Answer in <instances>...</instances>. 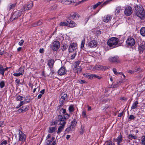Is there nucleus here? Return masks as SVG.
<instances>
[{"mask_svg":"<svg viewBox=\"0 0 145 145\" xmlns=\"http://www.w3.org/2000/svg\"><path fill=\"white\" fill-rule=\"evenodd\" d=\"M135 13L136 16L142 20L145 18V12L142 5H134Z\"/></svg>","mask_w":145,"mask_h":145,"instance_id":"nucleus-1","label":"nucleus"},{"mask_svg":"<svg viewBox=\"0 0 145 145\" xmlns=\"http://www.w3.org/2000/svg\"><path fill=\"white\" fill-rule=\"evenodd\" d=\"M119 39L116 37L110 38L107 42L108 45L112 48H116L119 46Z\"/></svg>","mask_w":145,"mask_h":145,"instance_id":"nucleus-2","label":"nucleus"},{"mask_svg":"<svg viewBox=\"0 0 145 145\" xmlns=\"http://www.w3.org/2000/svg\"><path fill=\"white\" fill-rule=\"evenodd\" d=\"M18 135V140L22 143H23L26 140V136L22 131L20 129L17 130Z\"/></svg>","mask_w":145,"mask_h":145,"instance_id":"nucleus-3","label":"nucleus"},{"mask_svg":"<svg viewBox=\"0 0 145 145\" xmlns=\"http://www.w3.org/2000/svg\"><path fill=\"white\" fill-rule=\"evenodd\" d=\"M80 62L79 61H75L73 64V66L74 67V71L75 73H77V74L80 72L82 71V68L80 66H78L80 64Z\"/></svg>","mask_w":145,"mask_h":145,"instance_id":"nucleus-4","label":"nucleus"},{"mask_svg":"<svg viewBox=\"0 0 145 145\" xmlns=\"http://www.w3.org/2000/svg\"><path fill=\"white\" fill-rule=\"evenodd\" d=\"M60 47V43L58 41H56L54 42L52 45V49L54 51L57 50Z\"/></svg>","mask_w":145,"mask_h":145,"instance_id":"nucleus-5","label":"nucleus"},{"mask_svg":"<svg viewBox=\"0 0 145 145\" xmlns=\"http://www.w3.org/2000/svg\"><path fill=\"white\" fill-rule=\"evenodd\" d=\"M135 43V40L132 37L127 39L126 41V43L128 46L131 47L134 46Z\"/></svg>","mask_w":145,"mask_h":145,"instance_id":"nucleus-6","label":"nucleus"},{"mask_svg":"<svg viewBox=\"0 0 145 145\" xmlns=\"http://www.w3.org/2000/svg\"><path fill=\"white\" fill-rule=\"evenodd\" d=\"M60 26H68L70 27H72V21L70 19H69L67 22H61L59 24Z\"/></svg>","mask_w":145,"mask_h":145,"instance_id":"nucleus-7","label":"nucleus"},{"mask_svg":"<svg viewBox=\"0 0 145 145\" xmlns=\"http://www.w3.org/2000/svg\"><path fill=\"white\" fill-rule=\"evenodd\" d=\"M58 125H65L66 124L65 119L61 115H59L58 116Z\"/></svg>","mask_w":145,"mask_h":145,"instance_id":"nucleus-8","label":"nucleus"},{"mask_svg":"<svg viewBox=\"0 0 145 145\" xmlns=\"http://www.w3.org/2000/svg\"><path fill=\"white\" fill-rule=\"evenodd\" d=\"M124 14L126 16H129L133 12L132 8L130 6L126 7L124 10Z\"/></svg>","mask_w":145,"mask_h":145,"instance_id":"nucleus-9","label":"nucleus"},{"mask_svg":"<svg viewBox=\"0 0 145 145\" xmlns=\"http://www.w3.org/2000/svg\"><path fill=\"white\" fill-rule=\"evenodd\" d=\"M33 5V3L31 2L30 3H28L26 5H24L22 9V11H25L30 10L32 8Z\"/></svg>","mask_w":145,"mask_h":145,"instance_id":"nucleus-10","label":"nucleus"},{"mask_svg":"<svg viewBox=\"0 0 145 145\" xmlns=\"http://www.w3.org/2000/svg\"><path fill=\"white\" fill-rule=\"evenodd\" d=\"M22 12L20 10H17L15 12L11 17L12 19L15 20L20 17L21 15Z\"/></svg>","mask_w":145,"mask_h":145,"instance_id":"nucleus-11","label":"nucleus"},{"mask_svg":"<svg viewBox=\"0 0 145 145\" xmlns=\"http://www.w3.org/2000/svg\"><path fill=\"white\" fill-rule=\"evenodd\" d=\"M122 136L120 133L116 138H114L113 141L114 142H117L118 145H120V143L122 142Z\"/></svg>","mask_w":145,"mask_h":145,"instance_id":"nucleus-12","label":"nucleus"},{"mask_svg":"<svg viewBox=\"0 0 145 145\" xmlns=\"http://www.w3.org/2000/svg\"><path fill=\"white\" fill-rule=\"evenodd\" d=\"M108 60L109 61L112 63H118L120 61L119 58L117 56L110 57L108 59Z\"/></svg>","mask_w":145,"mask_h":145,"instance_id":"nucleus-13","label":"nucleus"},{"mask_svg":"<svg viewBox=\"0 0 145 145\" xmlns=\"http://www.w3.org/2000/svg\"><path fill=\"white\" fill-rule=\"evenodd\" d=\"M106 69V67L105 66H103L100 65H95L93 67L94 70H97L98 71L105 70Z\"/></svg>","mask_w":145,"mask_h":145,"instance_id":"nucleus-14","label":"nucleus"},{"mask_svg":"<svg viewBox=\"0 0 145 145\" xmlns=\"http://www.w3.org/2000/svg\"><path fill=\"white\" fill-rule=\"evenodd\" d=\"M138 51L140 54L143 53V52L145 50V43L142 42L138 46Z\"/></svg>","mask_w":145,"mask_h":145,"instance_id":"nucleus-15","label":"nucleus"},{"mask_svg":"<svg viewBox=\"0 0 145 145\" xmlns=\"http://www.w3.org/2000/svg\"><path fill=\"white\" fill-rule=\"evenodd\" d=\"M66 72V70L64 67H61L58 71V73L60 75H64Z\"/></svg>","mask_w":145,"mask_h":145,"instance_id":"nucleus-16","label":"nucleus"},{"mask_svg":"<svg viewBox=\"0 0 145 145\" xmlns=\"http://www.w3.org/2000/svg\"><path fill=\"white\" fill-rule=\"evenodd\" d=\"M112 19V17L110 15H107L105 16L103 18V21L107 23Z\"/></svg>","mask_w":145,"mask_h":145,"instance_id":"nucleus-17","label":"nucleus"},{"mask_svg":"<svg viewBox=\"0 0 145 145\" xmlns=\"http://www.w3.org/2000/svg\"><path fill=\"white\" fill-rule=\"evenodd\" d=\"M88 46L91 47H95L97 46L96 42L93 40L90 41L88 44Z\"/></svg>","mask_w":145,"mask_h":145,"instance_id":"nucleus-18","label":"nucleus"},{"mask_svg":"<svg viewBox=\"0 0 145 145\" xmlns=\"http://www.w3.org/2000/svg\"><path fill=\"white\" fill-rule=\"evenodd\" d=\"M54 63V60L52 59L49 60L48 61V65L49 67L50 68V69L51 70L53 67Z\"/></svg>","mask_w":145,"mask_h":145,"instance_id":"nucleus-19","label":"nucleus"},{"mask_svg":"<svg viewBox=\"0 0 145 145\" xmlns=\"http://www.w3.org/2000/svg\"><path fill=\"white\" fill-rule=\"evenodd\" d=\"M84 77L90 79H92L93 78V74L86 73L83 74Z\"/></svg>","mask_w":145,"mask_h":145,"instance_id":"nucleus-20","label":"nucleus"},{"mask_svg":"<svg viewBox=\"0 0 145 145\" xmlns=\"http://www.w3.org/2000/svg\"><path fill=\"white\" fill-rule=\"evenodd\" d=\"M72 0H61V2L66 5H69L72 3Z\"/></svg>","mask_w":145,"mask_h":145,"instance_id":"nucleus-21","label":"nucleus"},{"mask_svg":"<svg viewBox=\"0 0 145 145\" xmlns=\"http://www.w3.org/2000/svg\"><path fill=\"white\" fill-rule=\"evenodd\" d=\"M56 129L57 128L56 127H49L48 130V132L50 133H54Z\"/></svg>","mask_w":145,"mask_h":145,"instance_id":"nucleus-22","label":"nucleus"},{"mask_svg":"<svg viewBox=\"0 0 145 145\" xmlns=\"http://www.w3.org/2000/svg\"><path fill=\"white\" fill-rule=\"evenodd\" d=\"M80 16L77 12H74L73 13V19L74 20H77L79 18Z\"/></svg>","mask_w":145,"mask_h":145,"instance_id":"nucleus-23","label":"nucleus"},{"mask_svg":"<svg viewBox=\"0 0 145 145\" xmlns=\"http://www.w3.org/2000/svg\"><path fill=\"white\" fill-rule=\"evenodd\" d=\"M65 125H61L59 127L58 129L57 133L58 134L59 133L63 130Z\"/></svg>","mask_w":145,"mask_h":145,"instance_id":"nucleus-24","label":"nucleus"},{"mask_svg":"<svg viewBox=\"0 0 145 145\" xmlns=\"http://www.w3.org/2000/svg\"><path fill=\"white\" fill-rule=\"evenodd\" d=\"M138 102L137 101H136L134 102L133 103L132 106L131 107V109H134L137 108L138 106Z\"/></svg>","mask_w":145,"mask_h":145,"instance_id":"nucleus-25","label":"nucleus"},{"mask_svg":"<svg viewBox=\"0 0 145 145\" xmlns=\"http://www.w3.org/2000/svg\"><path fill=\"white\" fill-rule=\"evenodd\" d=\"M128 138L129 139L132 140V139H137V137L135 135H133L132 134H130L128 136Z\"/></svg>","mask_w":145,"mask_h":145,"instance_id":"nucleus-26","label":"nucleus"},{"mask_svg":"<svg viewBox=\"0 0 145 145\" xmlns=\"http://www.w3.org/2000/svg\"><path fill=\"white\" fill-rule=\"evenodd\" d=\"M140 32L142 36H145V27H143L141 28L140 30Z\"/></svg>","mask_w":145,"mask_h":145,"instance_id":"nucleus-27","label":"nucleus"},{"mask_svg":"<svg viewBox=\"0 0 145 145\" xmlns=\"http://www.w3.org/2000/svg\"><path fill=\"white\" fill-rule=\"evenodd\" d=\"M5 71H4V68L2 65H0V74L2 75L3 76Z\"/></svg>","mask_w":145,"mask_h":145,"instance_id":"nucleus-28","label":"nucleus"},{"mask_svg":"<svg viewBox=\"0 0 145 145\" xmlns=\"http://www.w3.org/2000/svg\"><path fill=\"white\" fill-rule=\"evenodd\" d=\"M121 10V7H117L116 8L115 11V14H118L120 12V11Z\"/></svg>","mask_w":145,"mask_h":145,"instance_id":"nucleus-29","label":"nucleus"},{"mask_svg":"<svg viewBox=\"0 0 145 145\" xmlns=\"http://www.w3.org/2000/svg\"><path fill=\"white\" fill-rule=\"evenodd\" d=\"M105 144L106 145H115L114 143L111 140H108L106 141Z\"/></svg>","mask_w":145,"mask_h":145,"instance_id":"nucleus-30","label":"nucleus"},{"mask_svg":"<svg viewBox=\"0 0 145 145\" xmlns=\"http://www.w3.org/2000/svg\"><path fill=\"white\" fill-rule=\"evenodd\" d=\"M61 98L65 100V99L67 98V94L63 92L61 93Z\"/></svg>","mask_w":145,"mask_h":145,"instance_id":"nucleus-31","label":"nucleus"},{"mask_svg":"<svg viewBox=\"0 0 145 145\" xmlns=\"http://www.w3.org/2000/svg\"><path fill=\"white\" fill-rule=\"evenodd\" d=\"M29 106H22V108L23 112H24L27 111L29 109Z\"/></svg>","mask_w":145,"mask_h":145,"instance_id":"nucleus-32","label":"nucleus"},{"mask_svg":"<svg viewBox=\"0 0 145 145\" xmlns=\"http://www.w3.org/2000/svg\"><path fill=\"white\" fill-rule=\"evenodd\" d=\"M141 144L145 145V135H143L141 137Z\"/></svg>","mask_w":145,"mask_h":145,"instance_id":"nucleus-33","label":"nucleus"},{"mask_svg":"<svg viewBox=\"0 0 145 145\" xmlns=\"http://www.w3.org/2000/svg\"><path fill=\"white\" fill-rule=\"evenodd\" d=\"M5 85V82L3 80L1 81L0 82V87L1 88H4Z\"/></svg>","mask_w":145,"mask_h":145,"instance_id":"nucleus-34","label":"nucleus"},{"mask_svg":"<svg viewBox=\"0 0 145 145\" xmlns=\"http://www.w3.org/2000/svg\"><path fill=\"white\" fill-rule=\"evenodd\" d=\"M122 82L123 81L122 80H120L119 81H118L117 82V84H115L114 85V88H116L118 87V86L120 85L122 83Z\"/></svg>","mask_w":145,"mask_h":145,"instance_id":"nucleus-35","label":"nucleus"},{"mask_svg":"<svg viewBox=\"0 0 145 145\" xmlns=\"http://www.w3.org/2000/svg\"><path fill=\"white\" fill-rule=\"evenodd\" d=\"M16 5V4H10L8 6V8L9 10L13 9L14 8Z\"/></svg>","mask_w":145,"mask_h":145,"instance_id":"nucleus-36","label":"nucleus"},{"mask_svg":"<svg viewBox=\"0 0 145 145\" xmlns=\"http://www.w3.org/2000/svg\"><path fill=\"white\" fill-rule=\"evenodd\" d=\"M102 3V2H99L97 3H96L95 5H94L93 6V8L94 9H95L96 8H97Z\"/></svg>","mask_w":145,"mask_h":145,"instance_id":"nucleus-37","label":"nucleus"},{"mask_svg":"<svg viewBox=\"0 0 145 145\" xmlns=\"http://www.w3.org/2000/svg\"><path fill=\"white\" fill-rule=\"evenodd\" d=\"M19 73L21 74H22L24 73V69L23 67H21L19 69Z\"/></svg>","mask_w":145,"mask_h":145,"instance_id":"nucleus-38","label":"nucleus"},{"mask_svg":"<svg viewBox=\"0 0 145 145\" xmlns=\"http://www.w3.org/2000/svg\"><path fill=\"white\" fill-rule=\"evenodd\" d=\"M65 101V100L63 99L62 98H60L59 102V103L60 104V107L62 106V105L63 104V103Z\"/></svg>","mask_w":145,"mask_h":145,"instance_id":"nucleus-39","label":"nucleus"},{"mask_svg":"<svg viewBox=\"0 0 145 145\" xmlns=\"http://www.w3.org/2000/svg\"><path fill=\"white\" fill-rule=\"evenodd\" d=\"M59 112L60 114L63 115L66 112V110L65 109L62 108L60 110Z\"/></svg>","mask_w":145,"mask_h":145,"instance_id":"nucleus-40","label":"nucleus"},{"mask_svg":"<svg viewBox=\"0 0 145 145\" xmlns=\"http://www.w3.org/2000/svg\"><path fill=\"white\" fill-rule=\"evenodd\" d=\"M85 40L84 39L83 40L81 43V47L80 48H83L84 44H85Z\"/></svg>","mask_w":145,"mask_h":145,"instance_id":"nucleus-41","label":"nucleus"},{"mask_svg":"<svg viewBox=\"0 0 145 145\" xmlns=\"http://www.w3.org/2000/svg\"><path fill=\"white\" fill-rule=\"evenodd\" d=\"M97 78L98 79H100L102 78V77L99 75H97L95 74H93V78Z\"/></svg>","mask_w":145,"mask_h":145,"instance_id":"nucleus-42","label":"nucleus"},{"mask_svg":"<svg viewBox=\"0 0 145 145\" xmlns=\"http://www.w3.org/2000/svg\"><path fill=\"white\" fill-rule=\"evenodd\" d=\"M112 1V0H107L106 1L104 2L103 4L101 5V6H103L104 5H106L109 3V2Z\"/></svg>","mask_w":145,"mask_h":145,"instance_id":"nucleus-43","label":"nucleus"},{"mask_svg":"<svg viewBox=\"0 0 145 145\" xmlns=\"http://www.w3.org/2000/svg\"><path fill=\"white\" fill-rule=\"evenodd\" d=\"M22 98L23 97L22 96L20 95H18L16 98V100L17 101H21L22 99Z\"/></svg>","mask_w":145,"mask_h":145,"instance_id":"nucleus-44","label":"nucleus"},{"mask_svg":"<svg viewBox=\"0 0 145 145\" xmlns=\"http://www.w3.org/2000/svg\"><path fill=\"white\" fill-rule=\"evenodd\" d=\"M42 21L41 20H40L38 22H37V24H35V25H34V26H36L37 25H40L42 24Z\"/></svg>","mask_w":145,"mask_h":145,"instance_id":"nucleus-45","label":"nucleus"},{"mask_svg":"<svg viewBox=\"0 0 145 145\" xmlns=\"http://www.w3.org/2000/svg\"><path fill=\"white\" fill-rule=\"evenodd\" d=\"M72 45H71L69 48V53H72Z\"/></svg>","mask_w":145,"mask_h":145,"instance_id":"nucleus-46","label":"nucleus"},{"mask_svg":"<svg viewBox=\"0 0 145 145\" xmlns=\"http://www.w3.org/2000/svg\"><path fill=\"white\" fill-rule=\"evenodd\" d=\"M92 15H90L89 16H88L87 17L85 20V24H86L88 22L89 19L90 18V17Z\"/></svg>","mask_w":145,"mask_h":145,"instance_id":"nucleus-47","label":"nucleus"},{"mask_svg":"<svg viewBox=\"0 0 145 145\" xmlns=\"http://www.w3.org/2000/svg\"><path fill=\"white\" fill-rule=\"evenodd\" d=\"M7 143V141L5 140L1 142L0 145H6Z\"/></svg>","mask_w":145,"mask_h":145,"instance_id":"nucleus-48","label":"nucleus"},{"mask_svg":"<svg viewBox=\"0 0 145 145\" xmlns=\"http://www.w3.org/2000/svg\"><path fill=\"white\" fill-rule=\"evenodd\" d=\"M13 75L16 77L19 76L21 75H22V74H21L19 72L18 73H14L13 74Z\"/></svg>","mask_w":145,"mask_h":145,"instance_id":"nucleus-49","label":"nucleus"},{"mask_svg":"<svg viewBox=\"0 0 145 145\" xmlns=\"http://www.w3.org/2000/svg\"><path fill=\"white\" fill-rule=\"evenodd\" d=\"M67 46L66 45H63L61 48V49L63 51H64L66 49Z\"/></svg>","mask_w":145,"mask_h":145,"instance_id":"nucleus-50","label":"nucleus"},{"mask_svg":"<svg viewBox=\"0 0 145 145\" xmlns=\"http://www.w3.org/2000/svg\"><path fill=\"white\" fill-rule=\"evenodd\" d=\"M135 118V117L133 115H131L129 117V119L130 120H133Z\"/></svg>","mask_w":145,"mask_h":145,"instance_id":"nucleus-51","label":"nucleus"},{"mask_svg":"<svg viewBox=\"0 0 145 145\" xmlns=\"http://www.w3.org/2000/svg\"><path fill=\"white\" fill-rule=\"evenodd\" d=\"M78 82L79 83L81 84H85L86 83V82L85 81L82 80H78Z\"/></svg>","mask_w":145,"mask_h":145,"instance_id":"nucleus-52","label":"nucleus"},{"mask_svg":"<svg viewBox=\"0 0 145 145\" xmlns=\"http://www.w3.org/2000/svg\"><path fill=\"white\" fill-rule=\"evenodd\" d=\"M69 115L68 114H66L64 115V117H63L64 118H65V119L66 120V119L68 118H69Z\"/></svg>","mask_w":145,"mask_h":145,"instance_id":"nucleus-53","label":"nucleus"},{"mask_svg":"<svg viewBox=\"0 0 145 145\" xmlns=\"http://www.w3.org/2000/svg\"><path fill=\"white\" fill-rule=\"evenodd\" d=\"M17 112H18L19 113H24L23 111V110L22 108H21L18 110L17 111Z\"/></svg>","mask_w":145,"mask_h":145,"instance_id":"nucleus-54","label":"nucleus"},{"mask_svg":"<svg viewBox=\"0 0 145 145\" xmlns=\"http://www.w3.org/2000/svg\"><path fill=\"white\" fill-rule=\"evenodd\" d=\"M24 42V40H20V41L18 43V44L20 46H22V45Z\"/></svg>","mask_w":145,"mask_h":145,"instance_id":"nucleus-55","label":"nucleus"},{"mask_svg":"<svg viewBox=\"0 0 145 145\" xmlns=\"http://www.w3.org/2000/svg\"><path fill=\"white\" fill-rule=\"evenodd\" d=\"M113 72L116 75L118 74V72H117L116 69H115V68L113 69Z\"/></svg>","mask_w":145,"mask_h":145,"instance_id":"nucleus-56","label":"nucleus"},{"mask_svg":"<svg viewBox=\"0 0 145 145\" xmlns=\"http://www.w3.org/2000/svg\"><path fill=\"white\" fill-rule=\"evenodd\" d=\"M77 44L76 43H73V48H73V51H74L73 50L74 49H76L77 48Z\"/></svg>","mask_w":145,"mask_h":145,"instance_id":"nucleus-57","label":"nucleus"},{"mask_svg":"<svg viewBox=\"0 0 145 145\" xmlns=\"http://www.w3.org/2000/svg\"><path fill=\"white\" fill-rule=\"evenodd\" d=\"M73 128L74 127H75L76 125V124L77 123V121L75 120H73Z\"/></svg>","mask_w":145,"mask_h":145,"instance_id":"nucleus-58","label":"nucleus"},{"mask_svg":"<svg viewBox=\"0 0 145 145\" xmlns=\"http://www.w3.org/2000/svg\"><path fill=\"white\" fill-rule=\"evenodd\" d=\"M22 105H23L22 104V103H21V102H20L19 105L16 106V108L17 109L18 108Z\"/></svg>","mask_w":145,"mask_h":145,"instance_id":"nucleus-59","label":"nucleus"},{"mask_svg":"<svg viewBox=\"0 0 145 145\" xmlns=\"http://www.w3.org/2000/svg\"><path fill=\"white\" fill-rule=\"evenodd\" d=\"M20 80L19 79H16L15 80V82L17 84V86H18L19 85V84L20 83Z\"/></svg>","mask_w":145,"mask_h":145,"instance_id":"nucleus-60","label":"nucleus"},{"mask_svg":"<svg viewBox=\"0 0 145 145\" xmlns=\"http://www.w3.org/2000/svg\"><path fill=\"white\" fill-rule=\"evenodd\" d=\"M69 110L70 112L72 111V105H71L69 108Z\"/></svg>","mask_w":145,"mask_h":145,"instance_id":"nucleus-61","label":"nucleus"},{"mask_svg":"<svg viewBox=\"0 0 145 145\" xmlns=\"http://www.w3.org/2000/svg\"><path fill=\"white\" fill-rule=\"evenodd\" d=\"M82 115L84 117L86 116V114L85 110H84L82 112Z\"/></svg>","mask_w":145,"mask_h":145,"instance_id":"nucleus-62","label":"nucleus"},{"mask_svg":"<svg viewBox=\"0 0 145 145\" xmlns=\"http://www.w3.org/2000/svg\"><path fill=\"white\" fill-rule=\"evenodd\" d=\"M127 72L130 74H133L134 73V71L131 70H128Z\"/></svg>","mask_w":145,"mask_h":145,"instance_id":"nucleus-63","label":"nucleus"},{"mask_svg":"<svg viewBox=\"0 0 145 145\" xmlns=\"http://www.w3.org/2000/svg\"><path fill=\"white\" fill-rule=\"evenodd\" d=\"M52 141L51 140H48L47 142V144L50 145V144L52 142Z\"/></svg>","mask_w":145,"mask_h":145,"instance_id":"nucleus-64","label":"nucleus"}]
</instances>
